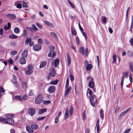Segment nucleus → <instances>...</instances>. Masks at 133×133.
<instances>
[{"label": "nucleus", "instance_id": "f257e3e1", "mask_svg": "<svg viewBox=\"0 0 133 133\" xmlns=\"http://www.w3.org/2000/svg\"><path fill=\"white\" fill-rule=\"evenodd\" d=\"M34 67L33 65L30 64L27 67V69L25 71V73L26 75H29L31 74L33 72Z\"/></svg>", "mask_w": 133, "mask_h": 133}, {"label": "nucleus", "instance_id": "f03ea898", "mask_svg": "<svg viewBox=\"0 0 133 133\" xmlns=\"http://www.w3.org/2000/svg\"><path fill=\"white\" fill-rule=\"evenodd\" d=\"M3 121H4L6 123L11 124V125H12L14 123V120L12 119H11V118L8 119L7 120L5 118L0 117V122Z\"/></svg>", "mask_w": 133, "mask_h": 133}, {"label": "nucleus", "instance_id": "7ed1b4c3", "mask_svg": "<svg viewBox=\"0 0 133 133\" xmlns=\"http://www.w3.org/2000/svg\"><path fill=\"white\" fill-rule=\"evenodd\" d=\"M96 96L95 95H93L90 98V102L91 104L93 107H94L95 105V103H97V100L96 99Z\"/></svg>", "mask_w": 133, "mask_h": 133}, {"label": "nucleus", "instance_id": "20e7f679", "mask_svg": "<svg viewBox=\"0 0 133 133\" xmlns=\"http://www.w3.org/2000/svg\"><path fill=\"white\" fill-rule=\"evenodd\" d=\"M43 98L40 95H38L36 98L35 102L36 103L38 104H40L42 102Z\"/></svg>", "mask_w": 133, "mask_h": 133}, {"label": "nucleus", "instance_id": "39448f33", "mask_svg": "<svg viewBox=\"0 0 133 133\" xmlns=\"http://www.w3.org/2000/svg\"><path fill=\"white\" fill-rule=\"evenodd\" d=\"M29 114L32 116H33L36 113L35 110L32 108H30L28 109V111Z\"/></svg>", "mask_w": 133, "mask_h": 133}, {"label": "nucleus", "instance_id": "423d86ee", "mask_svg": "<svg viewBox=\"0 0 133 133\" xmlns=\"http://www.w3.org/2000/svg\"><path fill=\"white\" fill-rule=\"evenodd\" d=\"M33 48L34 51H37L40 50L41 48V47L40 45L36 44L33 46Z\"/></svg>", "mask_w": 133, "mask_h": 133}, {"label": "nucleus", "instance_id": "0eeeda50", "mask_svg": "<svg viewBox=\"0 0 133 133\" xmlns=\"http://www.w3.org/2000/svg\"><path fill=\"white\" fill-rule=\"evenodd\" d=\"M55 87L54 86H51L48 88V91L50 93H54L55 90Z\"/></svg>", "mask_w": 133, "mask_h": 133}, {"label": "nucleus", "instance_id": "6e6552de", "mask_svg": "<svg viewBox=\"0 0 133 133\" xmlns=\"http://www.w3.org/2000/svg\"><path fill=\"white\" fill-rule=\"evenodd\" d=\"M44 23L48 26L53 28L54 27L53 24L50 22L46 21H43Z\"/></svg>", "mask_w": 133, "mask_h": 133}, {"label": "nucleus", "instance_id": "1a4fd4ad", "mask_svg": "<svg viewBox=\"0 0 133 133\" xmlns=\"http://www.w3.org/2000/svg\"><path fill=\"white\" fill-rule=\"evenodd\" d=\"M56 52L54 51L50 50L48 54V56L49 57H53L56 55Z\"/></svg>", "mask_w": 133, "mask_h": 133}, {"label": "nucleus", "instance_id": "9d476101", "mask_svg": "<svg viewBox=\"0 0 133 133\" xmlns=\"http://www.w3.org/2000/svg\"><path fill=\"white\" fill-rule=\"evenodd\" d=\"M7 17L9 19H15L16 16L14 14H9L7 15Z\"/></svg>", "mask_w": 133, "mask_h": 133}, {"label": "nucleus", "instance_id": "9b49d317", "mask_svg": "<svg viewBox=\"0 0 133 133\" xmlns=\"http://www.w3.org/2000/svg\"><path fill=\"white\" fill-rule=\"evenodd\" d=\"M91 81H90L88 85L89 87L91 88H93L94 86V83L93 81V78L92 77L91 78Z\"/></svg>", "mask_w": 133, "mask_h": 133}, {"label": "nucleus", "instance_id": "f8f14e48", "mask_svg": "<svg viewBox=\"0 0 133 133\" xmlns=\"http://www.w3.org/2000/svg\"><path fill=\"white\" fill-rule=\"evenodd\" d=\"M28 51V50H25L23 51L22 54V57L25 58L26 57L27 55Z\"/></svg>", "mask_w": 133, "mask_h": 133}, {"label": "nucleus", "instance_id": "ddd939ff", "mask_svg": "<svg viewBox=\"0 0 133 133\" xmlns=\"http://www.w3.org/2000/svg\"><path fill=\"white\" fill-rule=\"evenodd\" d=\"M49 75L52 77H54L55 75V70L54 68H52L51 69V72L49 74Z\"/></svg>", "mask_w": 133, "mask_h": 133}, {"label": "nucleus", "instance_id": "4468645a", "mask_svg": "<svg viewBox=\"0 0 133 133\" xmlns=\"http://www.w3.org/2000/svg\"><path fill=\"white\" fill-rule=\"evenodd\" d=\"M31 127L32 129L36 130L38 129V126L37 124L34 123L31 125Z\"/></svg>", "mask_w": 133, "mask_h": 133}, {"label": "nucleus", "instance_id": "2eb2a0df", "mask_svg": "<svg viewBox=\"0 0 133 133\" xmlns=\"http://www.w3.org/2000/svg\"><path fill=\"white\" fill-rule=\"evenodd\" d=\"M23 57H21L19 60V62L20 63L22 64H25L26 63V62L24 58Z\"/></svg>", "mask_w": 133, "mask_h": 133}, {"label": "nucleus", "instance_id": "dca6fc26", "mask_svg": "<svg viewBox=\"0 0 133 133\" xmlns=\"http://www.w3.org/2000/svg\"><path fill=\"white\" fill-rule=\"evenodd\" d=\"M99 119L98 120L96 123V127L95 128H96L97 131V132L98 133V131L99 130Z\"/></svg>", "mask_w": 133, "mask_h": 133}, {"label": "nucleus", "instance_id": "f3484780", "mask_svg": "<svg viewBox=\"0 0 133 133\" xmlns=\"http://www.w3.org/2000/svg\"><path fill=\"white\" fill-rule=\"evenodd\" d=\"M71 32L72 35L74 36H76V32L75 29L73 27H71Z\"/></svg>", "mask_w": 133, "mask_h": 133}, {"label": "nucleus", "instance_id": "a211bd4d", "mask_svg": "<svg viewBox=\"0 0 133 133\" xmlns=\"http://www.w3.org/2000/svg\"><path fill=\"white\" fill-rule=\"evenodd\" d=\"M71 89V86L67 88L66 92L65 94V97L66 96H67L68 94Z\"/></svg>", "mask_w": 133, "mask_h": 133}, {"label": "nucleus", "instance_id": "6ab92c4d", "mask_svg": "<svg viewBox=\"0 0 133 133\" xmlns=\"http://www.w3.org/2000/svg\"><path fill=\"white\" fill-rule=\"evenodd\" d=\"M50 35L55 39H58V37L57 35L54 32H51L50 33Z\"/></svg>", "mask_w": 133, "mask_h": 133}, {"label": "nucleus", "instance_id": "aec40b11", "mask_svg": "<svg viewBox=\"0 0 133 133\" xmlns=\"http://www.w3.org/2000/svg\"><path fill=\"white\" fill-rule=\"evenodd\" d=\"M20 2V1H17L15 3V5L16 6V7L17 8L21 9L22 8V5L21 4H17L18 3H19Z\"/></svg>", "mask_w": 133, "mask_h": 133}, {"label": "nucleus", "instance_id": "412c9836", "mask_svg": "<svg viewBox=\"0 0 133 133\" xmlns=\"http://www.w3.org/2000/svg\"><path fill=\"white\" fill-rule=\"evenodd\" d=\"M26 129L27 131L29 133H33V130H32L31 128L29 126H28L26 127Z\"/></svg>", "mask_w": 133, "mask_h": 133}, {"label": "nucleus", "instance_id": "4be33fe9", "mask_svg": "<svg viewBox=\"0 0 133 133\" xmlns=\"http://www.w3.org/2000/svg\"><path fill=\"white\" fill-rule=\"evenodd\" d=\"M7 25L8 26L6 25L4 27V29L6 31L9 29L10 27L11 24L10 23H8Z\"/></svg>", "mask_w": 133, "mask_h": 133}, {"label": "nucleus", "instance_id": "5701e85b", "mask_svg": "<svg viewBox=\"0 0 133 133\" xmlns=\"http://www.w3.org/2000/svg\"><path fill=\"white\" fill-rule=\"evenodd\" d=\"M46 64V61H44L42 62L39 68H41L45 66Z\"/></svg>", "mask_w": 133, "mask_h": 133}, {"label": "nucleus", "instance_id": "b1692460", "mask_svg": "<svg viewBox=\"0 0 133 133\" xmlns=\"http://www.w3.org/2000/svg\"><path fill=\"white\" fill-rule=\"evenodd\" d=\"M9 38L11 39H14L17 38L18 37V36L13 34L9 35Z\"/></svg>", "mask_w": 133, "mask_h": 133}, {"label": "nucleus", "instance_id": "393cba45", "mask_svg": "<svg viewBox=\"0 0 133 133\" xmlns=\"http://www.w3.org/2000/svg\"><path fill=\"white\" fill-rule=\"evenodd\" d=\"M14 115L13 114H7L6 115L5 117L6 118L9 119L11 118L14 116Z\"/></svg>", "mask_w": 133, "mask_h": 133}, {"label": "nucleus", "instance_id": "a878e982", "mask_svg": "<svg viewBox=\"0 0 133 133\" xmlns=\"http://www.w3.org/2000/svg\"><path fill=\"white\" fill-rule=\"evenodd\" d=\"M92 66L91 64H88L86 68V70H90L92 68Z\"/></svg>", "mask_w": 133, "mask_h": 133}, {"label": "nucleus", "instance_id": "bb28decb", "mask_svg": "<svg viewBox=\"0 0 133 133\" xmlns=\"http://www.w3.org/2000/svg\"><path fill=\"white\" fill-rule=\"evenodd\" d=\"M100 117L101 118L103 119L104 118V114H103V111L101 109L100 111Z\"/></svg>", "mask_w": 133, "mask_h": 133}, {"label": "nucleus", "instance_id": "cd10ccee", "mask_svg": "<svg viewBox=\"0 0 133 133\" xmlns=\"http://www.w3.org/2000/svg\"><path fill=\"white\" fill-rule=\"evenodd\" d=\"M58 79H56L54 81H51L49 84H50L56 85L58 82Z\"/></svg>", "mask_w": 133, "mask_h": 133}, {"label": "nucleus", "instance_id": "c85d7f7f", "mask_svg": "<svg viewBox=\"0 0 133 133\" xmlns=\"http://www.w3.org/2000/svg\"><path fill=\"white\" fill-rule=\"evenodd\" d=\"M84 48L83 47H81L79 48V51L83 55H84Z\"/></svg>", "mask_w": 133, "mask_h": 133}, {"label": "nucleus", "instance_id": "c756f323", "mask_svg": "<svg viewBox=\"0 0 133 133\" xmlns=\"http://www.w3.org/2000/svg\"><path fill=\"white\" fill-rule=\"evenodd\" d=\"M59 60L58 59H57L54 60V64L55 67H56L59 64Z\"/></svg>", "mask_w": 133, "mask_h": 133}, {"label": "nucleus", "instance_id": "7c9ffc66", "mask_svg": "<svg viewBox=\"0 0 133 133\" xmlns=\"http://www.w3.org/2000/svg\"><path fill=\"white\" fill-rule=\"evenodd\" d=\"M21 85L23 88L25 89L26 88V84L25 82L24 81L21 82Z\"/></svg>", "mask_w": 133, "mask_h": 133}, {"label": "nucleus", "instance_id": "2f4dec72", "mask_svg": "<svg viewBox=\"0 0 133 133\" xmlns=\"http://www.w3.org/2000/svg\"><path fill=\"white\" fill-rule=\"evenodd\" d=\"M15 98L17 100L19 101H22L23 100V99L22 97H21L19 96L16 95L15 96Z\"/></svg>", "mask_w": 133, "mask_h": 133}, {"label": "nucleus", "instance_id": "473e14b6", "mask_svg": "<svg viewBox=\"0 0 133 133\" xmlns=\"http://www.w3.org/2000/svg\"><path fill=\"white\" fill-rule=\"evenodd\" d=\"M129 68L131 71L133 72V64L132 62H130L129 64Z\"/></svg>", "mask_w": 133, "mask_h": 133}, {"label": "nucleus", "instance_id": "72a5a7b5", "mask_svg": "<svg viewBox=\"0 0 133 133\" xmlns=\"http://www.w3.org/2000/svg\"><path fill=\"white\" fill-rule=\"evenodd\" d=\"M67 59H68V65L69 66L71 62V59L69 56L67 54Z\"/></svg>", "mask_w": 133, "mask_h": 133}, {"label": "nucleus", "instance_id": "f704fd0d", "mask_svg": "<svg viewBox=\"0 0 133 133\" xmlns=\"http://www.w3.org/2000/svg\"><path fill=\"white\" fill-rule=\"evenodd\" d=\"M127 55L129 57H131L133 56V52L130 51H128L127 53Z\"/></svg>", "mask_w": 133, "mask_h": 133}, {"label": "nucleus", "instance_id": "c9c22d12", "mask_svg": "<svg viewBox=\"0 0 133 133\" xmlns=\"http://www.w3.org/2000/svg\"><path fill=\"white\" fill-rule=\"evenodd\" d=\"M33 90H30L29 92L28 93V95L29 96H32L34 95V94L33 91Z\"/></svg>", "mask_w": 133, "mask_h": 133}, {"label": "nucleus", "instance_id": "e433bc0d", "mask_svg": "<svg viewBox=\"0 0 133 133\" xmlns=\"http://www.w3.org/2000/svg\"><path fill=\"white\" fill-rule=\"evenodd\" d=\"M31 41V39L30 38H28L26 39L25 44V45L28 44Z\"/></svg>", "mask_w": 133, "mask_h": 133}, {"label": "nucleus", "instance_id": "4c0bfd02", "mask_svg": "<svg viewBox=\"0 0 133 133\" xmlns=\"http://www.w3.org/2000/svg\"><path fill=\"white\" fill-rule=\"evenodd\" d=\"M14 32L16 34H18L19 32V30L18 27L15 28L14 30Z\"/></svg>", "mask_w": 133, "mask_h": 133}, {"label": "nucleus", "instance_id": "58836bf2", "mask_svg": "<svg viewBox=\"0 0 133 133\" xmlns=\"http://www.w3.org/2000/svg\"><path fill=\"white\" fill-rule=\"evenodd\" d=\"M46 111L47 109H43L39 110V114H42L44 112H46Z\"/></svg>", "mask_w": 133, "mask_h": 133}, {"label": "nucleus", "instance_id": "ea45409f", "mask_svg": "<svg viewBox=\"0 0 133 133\" xmlns=\"http://www.w3.org/2000/svg\"><path fill=\"white\" fill-rule=\"evenodd\" d=\"M124 79V77H123V76H122L121 78V88L123 87Z\"/></svg>", "mask_w": 133, "mask_h": 133}, {"label": "nucleus", "instance_id": "a19ab883", "mask_svg": "<svg viewBox=\"0 0 133 133\" xmlns=\"http://www.w3.org/2000/svg\"><path fill=\"white\" fill-rule=\"evenodd\" d=\"M43 103L44 104L48 105L50 104L51 103V102L50 101H43Z\"/></svg>", "mask_w": 133, "mask_h": 133}, {"label": "nucleus", "instance_id": "79ce46f5", "mask_svg": "<svg viewBox=\"0 0 133 133\" xmlns=\"http://www.w3.org/2000/svg\"><path fill=\"white\" fill-rule=\"evenodd\" d=\"M73 110V108L72 106H71L69 110V114L70 115H71L72 114V112Z\"/></svg>", "mask_w": 133, "mask_h": 133}, {"label": "nucleus", "instance_id": "37998d69", "mask_svg": "<svg viewBox=\"0 0 133 133\" xmlns=\"http://www.w3.org/2000/svg\"><path fill=\"white\" fill-rule=\"evenodd\" d=\"M22 4L23 5V7L27 8L28 6V5L26 4V2L24 1H23L22 2Z\"/></svg>", "mask_w": 133, "mask_h": 133}, {"label": "nucleus", "instance_id": "c03bdc74", "mask_svg": "<svg viewBox=\"0 0 133 133\" xmlns=\"http://www.w3.org/2000/svg\"><path fill=\"white\" fill-rule=\"evenodd\" d=\"M36 25L40 29H42V25L40 24L38 22H36Z\"/></svg>", "mask_w": 133, "mask_h": 133}, {"label": "nucleus", "instance_id": "a18cd8bd", "mask_svg": "<svg viewBox=\"0 0 133 133\" xmlns=\"http://www.w3.org/2000/svg\"><path fill=\"white\" fill-rule=\"evenodd\" d=\"M5 91V90L3 89V87L0 86V92L3 93ZM1 96V94H0V97Z\"/></svg>", "mask_w": 133, "mask_h": 133}, {"label": "nucleus", "instance_id": "49530a36", "mask_svg": "<svg viewBox=\"0 0 133 133\" xmlns=\"http://www.w3.org/2000/svg\"><path fill=\"white\" fill-rule=\"evenodd\" d=\"M13 79L12 80V81L14 83H15L17 82L16 80H17V78L16 77V76L14 75H13Z\"/></svg>", "mask_w": 133, "mask_h": 133}, {"label": "nucleus", "instance_id": "de8ad7c7", "mask_svg": "<svg viewBox=\"0 0 133 133\" xmlns=\"http://www.w3.org/2000/svg\"><path fill=\"white\" fill-rule=\"evenodd\" d=\"M68 3L70 5L71 7L73 9H74L75 8V6L72 4L70 1L68 0Z\"/></svg>", "mask_w": 133, "mask_h": 133}, {"label": "nucleus", "instance_id": "09e8293b", "mask_svg": "<svg viewBox=\"0 0 133 133\" xmlns=\"http://www.w3.org/2000/svg\"><path fill=\"white\" fill-rule=\"evenodd\" d=\"M88 49L87 48H86L85 49V53L84 55V57H86L87 56L88 53Z\"/></svg>", "mask_w": 133, "mask_h": 133}, {"label": "nucleus", "instance_id": "8fccbe9b", "mask_svg": "<svg viewBox=\"0 0 133 133\" xmlns=\"http://www.w3.org/2000/svg\"><path fill=\"white\" fill-rule=\"evenodd\" d=\"M88 92L90 96L91 95L93 94L92 91L89 88H88Z\"/></svg>", "mask_w": 133, "mask_h": 133}, {"label": "nucleus", "instance_id": "3c124183", "mask_svg": "<svg viewBox=\"0 0 133 133\" xmlns=\"http://www.w3.org/2000/svg\"><path fill=\"white\" fill-rule=\"evenodd\" d=\"M113 60L112 62L113 63H114L116 62V55L115 54H114L113 55Z\"/></svg>", "mask_w": 133, "mask_h": 133}, {"label": "nucleus", "instance_id": "603ef678", "mask_svg": "<svg viewBox=\"0 0 133 133\" xmlns=\"http://www.w3.org/2000/svg\"><path fill=\"white\" fill-rule=\"evenodd\" d=\"M38 42L40 44H42L43 42L42 40L40 38H39L38 39Z\"/></svg>", "mask_w": 133, "mask_h": 133}, {"label": "nucleus", "instance_id": "864d4df0", "mask_svg": "<svg viewBox=\"0 0 133 133\" xmlns=\"http://www.w3.org/2000/svg\"><path fill=\"white\" fill-rule=\"evenodd\" d=\"M102 21L103 23L105 24L107 23V18H106L105 17H103Z\"/></svg>", "mask_w": 133, "mask_h": 133}, {"label": "nucleus", "instance_id": "5fc2aeb1", "mask_svg": "<svg viewBox=\"0 0 133 133\" xmlns=\"http://www.w3.org/2000/svg\"><path fill=\"white\" fill-rule=\"evenodd\" d=\"M45 118V117H43L38 118H37V121H40L41 120H43Z\"/></svg>", "mask_w": 133, "mask_h": 133}, {"label": "nucleus", "instance_id": "6e6d98bb", "mask_svg": "<svg viewBox=\"0 0 133 133\" xmlns=\"http://www.w3.org/2000/svg\"><path fill=\"white\" fill-rule=\"evenodd\" d=\"M85 110H84L83 113V117L82 119L83 121H84L85 119Z\"/></svg>", "mask_w": 133, "mask_h": 133}, {"label": "nucleus", "instance_id": "4d7b16f0", "mask_svg": "<svg viewBox=\"0 0 133 133\" xmlns=\"http://www.w3.org/2000/svg\"><path fill=\"white\" fill-rule=\"evenodd\" d=\"M125 114V113L123 111L121 113L120 115L118 117V118H121L122 116L124 115Z\"/></svg>", "mask_w": 133, "mask_h": 133}, {"label": "nucleus", "instance_id": "13d9d810", "mask_svg": "<svg viewBox=\"0 0 133 133\" xmlns=\"http://www.w3.org/2000/svg\"><path fill=\"white\" fill-rule=\"evenodd\" d=\"M23 35H24V36H26L27 35V31L26 30L24 29L23 30Z\"/></svg>", "mask_w": 133, "mask_h": 133}, {"label": "nucleus", "instance_id": "bf43d9fd", "mask_svg": "<svg viewBox=\"0 0 133 133\" xmlns=\"http://www.w3.org/2000/svg\"><path fill=\"white\" fill-rule=\"evenodd\" d=\"M69 78L71 81H73L74 79V77L72 75L70 74L69 75Z\"/></svg>", "mask_w": 133, "mask_h": 133}, {"label": "nucleus", "instance_id": "052dcab7", "mask_svg": "<svg viewBox=\"0 0 133 133\" xmlns=\"http://www.w3.org/2000/svg\"><path fill=\"white\" fill-rule=\"evenodd\" d=\"M32 28V32H35L36 31L38 30V29L36 27Z\"/></svg>", "mask_w": 133, "mask_h": 133}, {"label": "nucleus", "instance_id": "680f3d73", "mask_svg": "<svg viewBox=\"0 0 133 133\" xmlns=\"http://www.w3.org/2000/svg\"><path fill=\"white\" fill-rule=\"evenodd\" d=\"M28 96L26 95H24L23 96V98L24 100H26L28 99Z\"/></svg>", "mask_w": 133, "mask_h": 133}, {"label": "nucleus", "instance_id": "e2e57ef3", "mask_svg": "<svg viewBox=\"0 0 133 133\" xmlns=\"http://www.w3.org/2000/svg\"><path fill=\"white\" fill-rule=\"evenodd\" d=\"M129 79L130 81V82L131 83H132V75L131 74H130V76H129Z\"/></svg>", "mask_w": 133, "mask_h": 133}, {"label": "nucleus", "instance_id": "0e129e2a", "mask_svg": "<svg viewBox=\"0 0 133 133\" xmlns=\"http://www.w3.org/2000/svg\"><path fill=\"white\" fill-rule=\"evenodd\" d=\"M128 74L126 72L123 73V75L122 76H123V77H125L126 78L128 77Z\"/></svg>", "mask_w": 133, "mask_h": 133}, {"label": "nucleus", "instance_id": "69168bd1", "mask_svg": "<svg viewBox=\"0 0 133 133\" xmlns=\"http://www.w3.org/2000/svg\"><path fill=\"white\" fill-rule=\"evenodd\" d=\"M131 109V108H129L126 109L124 110L123 111L126 114Z\"/></svg>", "mask_w": 133, "mask_h": 133}, {"label": "nucleus", "instance_id": "338daca9", "mask_svg": "<svg viewBox=\"0 0 133 133\" xmlns=\"http://www.w3.org/2000/svg\"><path fill=\"white\" fill-rule=\"evenodd\" d=\"M75 39L76 40V42L78 44H79V39L78 37H75Z\"/></svg>", "mask_w": 133, "mask_h": 133}, {"label": "nucleus", "instance_id": "774afa93", "mask_svg": "<svg viewBox=\"0 0 133 133\" xmlns=\"http://www.w3.org/2000/svg\"><path fill=\"white\" fill-rule=\"evenodd\" d=\"M68 117V112H65L64 116L65 119H66Z\"/></svg>", "mask_w": 133, "mask_h": 133}]
</instances>
